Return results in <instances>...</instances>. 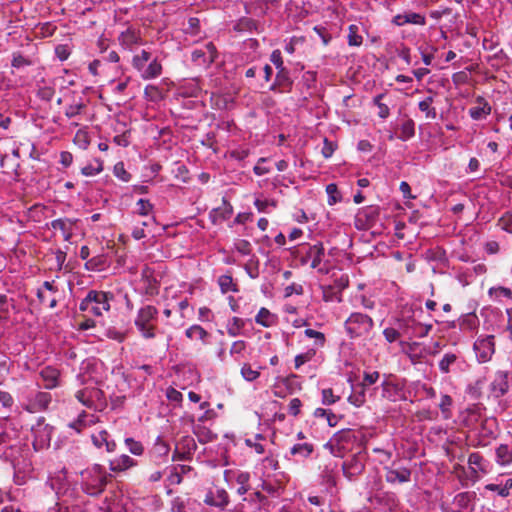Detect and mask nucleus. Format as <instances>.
<instances>
[{
	"mask_svg": "<svg viewBox=\"0 0 512 512\" xmlns=\"http://www.w3.org/2000/svg\"><path fill=\"white\" fill-rule=\"evenodd\" d=\"M113 475L101 464H93L81 472V489L92 497L100 496Z\"/></svg>",
	"mask_w": 512,
	"mask_h": 512,
	"instance_id": "f257e3e1",
	"label": "nucleus"
},
{
	"mask_svg": "<svg viewBox=\"0 0 512 512\" xmlns=\"http://www.w3.org/2000/svg\"><path fill=\"white\" fill-rule=\"evenodd\" d=\"M113 299L114 296L110 292L90 290L86 297L80 302L79 310L99 317L103 315V312L110 310V302Z\"/></svg>",
	"mask_w": 512,
	"mask_h": 512,
	"instance_id": "f03ea898",
	"label": "nucleus"
},
{
	"mask_svg": "<svg viewBox=\"0 0 512 512\" xmlns=\"http://www.w3.org/2000/svg\"><path fill=\"white\" fill-rule=\"evenodd\" d=\"M157 318L158 309L153 305H146L138 310L134 323L143 338H155Z\"/></svg>",
	"mask_w": 512,
	"mask_h": 512,
	"instance_id": "7ed1b4c3",
	"label": "nucleus"
},
{
	"mask_svg": "<svg viewBox=\"0 0 512 512\" xmlns=\"http://www.w3.org/2000/svg\"><path fill=\"white\" fill-rule=\"evenodd\" d=\"M357 441L355 432L351 429H343L336 432L324 445L335 457H344Z\"/></svg>",
	"mask_w": 512,
	"mask_h": 512,
	"instance_id": "20e7f679",
	"label": "nucleus"
},
{
	"mask_svg": "<svg viewBox=\"0 0 512 512\" xmlns=\"http://www.w3.org/2000/svg\"><path fill=\"white\" fill-rule=\"evenodd\" d=\"M76 399L89 409L102 411L107 403L104 392L96 386H86L75 394Z\"/></svg>",
	"mask_w": 512,
	"mask_h": 512,
	"instance_id": "39448f33",
	"label": "nucleus"
},
{
	"mask_svg": "<svg viewBox=\"0 0 512 512\" xmlns=\"http://www.w3.org/2000/svg\"><path fill=\"white\" fill-rule=\"evenodd\" d=\"M374 322L371 317L366 314L355 312L352 313L345 321V329L351 338L362 337L372 330Z\"/></svg>",
	"mask_w": 512,
	"mask_h": 512,
	"instance_id": "423d86ee",
	"label": "nucleus"
},
{
	"mask_svg": "<svg viewBox=\"0 0 512 512\" xmlns=\"http://www.w3.org/2000/svg\"><path fill=\"white\" fill-rule=\"evenodd\" d=\"M405 383V379H398L393 375L385 376V379L381 383L382 397L391 402L407 400Z\"/></svg>",
	"mask_w": 512,
	"mask_h": 512,
	"instance_id": "0eeeda50",
	"label": "nucleus"
},
{
	"mask_svg": "<svg viewBox=\"0 0 512 512\" xmlns=\"http://www.w3.org/2000/svg\"><path fill=\"white\" fill-rule=\"evenodd\" d=\"M496 427L497 423L494 418H485L481 420L479 426H477L473 431L476 439L471 440V445L474 447L487 446L490 443V440L496 437Z\"/></svg>",
	"mask_w": 512,
	"mask_h": 512,
	"instance_id": "6e6552de",
	"label": "nucleus"
},
{
	"mask_svg": "<svg viewBox=\"0 0 512 512\" xmlns=\"http://www.w3.org/2000/svg\"><path fill=\"white\" fill-rule=\"evenodd\" d=\"M325 254V249L322 243L314 245L302 244L296 252V256L300 258L302 265L308 264L311 261L312 268H318Z\"/></svg>",
	"mask_w": 512,
	"mask_h": 512,
	"instance_id": "1a4fd4ad",
	"label": "nucleus"
},
{
	"mask_svg": "<svg viewBox=\"0 0 512 512\" xmlns=\"http://www.w3.org/2000/svg\"><path fill=\"white\" fill-rule=\"evenodd\" d=\"M465 360L460 351H448L444 353L438 363L442 374L457 373L464 370Z\"/></svg>",
	"mask_w": 512,
	"mask_h": 512,
	"instance_id": "9d476101",
	"label": "nucleus"
},
{
	"mask_svg": "<svg viewBox=\"0 0 512 512\" xmlns=\"http://www.w3.org/2000/svg\"><path fill=\"white\" fill-rule=\"evenodd\" d=\"M218 51L212 42L206 43L202 48L193 50L191 61L205 69L209 68L217 59Z\"/></svg>",
	"mask_w": 512,
	"mask_h": 512,
	"instance_id": "9b49d317",
	"label": "nucleus"
},
{
	"mask_svg": "<svg viewBox=\"0 0 512 512\" xmlns=\"http://www.w3.org/2000/svg\"><path fill=\"white\" fill-rule=\"evenodd\" d=\"M366 457L359 452L342 463L343 475L350 481L355 480L365 470Z\"/></svg>",
	"mask_w": 512,
	"mask_h": 512,
	"instance_id": "f8f14e48",
	"label": "nucleus"
},
{
	"mask_svg": "<svg viewBox=\"0 0 512 512\" xmlns=\"http://www.w3.org/2000/svg\"><path fill=\"white\" fill-rule=\"evenodd\" d=\"M385 480L390 484H403L411 480V470L400 465L399 462L393 461L390 466L384 467Z\"/></svg>",
	"mask_w": 512,
	"mask_h": 512,
	"instance_id": "ddd939ff",
	"label": "nucleus"
},
{
	"mask_svg": "<svg viewBox=\"0 0 512 512\" xmlns=\"http://www.w3.org/2000/svg\"><path fill=\"white\" fill-rule=\"evenodd\" d=\"M52 402V395L49 392L37 391L27 397L24 409L30 413L46 411Z\"/></svg>",
	"mask_w": 512,
	"mask_h": 512,
	"instance_id": "4468645a",
	"label": "nucleus"
},
{
	"mask_svg": "<svg viewBox=\"0 0 512 512\" xmlns=\"http://www.w3.org/2000/svg\"><path fill=\"white\" fill-rule=\"evenodd\" d=\"M474 350L479 362L489 361L495 352L494 336L479 337L474 343Z\"/></svg>",
	"mask_w": 512,
	"mask_h": 512,
	"instance_id": "2eb2a0df",
	"label": "nucleus"
},
{
	"mask_svg": "<svg viewBox=\"0 0 512 512\" xmlns=\"http://www.w3.org/2000/svg\"><path fill=\"white\" fill-rule=\"evenodd\" d=\"M380 215L378 206H367L356 214V224L359 228L369 229L375 225Z\"/></svg>",
	"mask_w": 512,
	"mask_h": 512,
	"instance_id": "dca6fc26",
	"label": "nucleus"
},
{
	"mask_svg": "<svg viewBox=\"0 0 512 512\" xmlns=\"http://www.w3.org/2000/svg\"><path fill=\"white\" fill-rule=\"evenodd\" d=\"M91 441L97 449H104L107 453H114L117 449V443L113 436L105 429L94 432L91 435Z\"/></svg>",
	"mask_w": 512,
	"mask_h": 512,
	"instance_id": "f3484780",
	"label": "nucleus"
},
{
	"mask_svg": "<svg viewBox=\"0 0 512 512\" xmlns=\"http://www.w3.org/2000/svg\"><path fill=\"white\" fill-rule=\"evenodd\" d=\"M197 449L195 440L190 436L180 439L173 454V460H190Z\"/></svg>",
	"mask_w": 512,
	"mask_h": 512,
	"instance_id": "a211bd4d",
	"label": "nucleus"
},
{
	"mask_svg": "<svg viewBox=\"0 0 512 512\" xmlns=\"http://www.w3.org/2000/svg\"><path fill=\"white\" fill-rule=\"evenodd\" d=\"M59 291L54 281H45L41 288L37 290V298L41 304L48 302L50 308H55L58 304L55 294Z\"/></svg>",
	"mask_w": 512,
	"mask_h": 512,
	"instance_id": "6ab92c4d",
	"label": "nucleus"
},
{
	"mask_svg": "<svg viewBox=\"0 0 512 512\" xmlns=\"http://www.w3.org/2000/svg\"><path fill=\"white\" fill-rule=\"evenodd\" d=\"M53 427L44 424V418H40L38 423L32 428L34 433L33 445H39L40 447L49 446L51 441Z\"/></svg>",
	"mask_w": 512,
	"mask_h": 512,
	"instance_id": "aec40b11",
	"label": "nucleus"
},
{
	"mask_svg": "<svg viewBox=\"0 0 512 512\" xmlns=\"http://www.w3.org/2000/svg\"><path fill=\"white\" fill-rule=\"evenodd\" d=\"M293 83L290 72L286 68L277 71L274 83L270 86V90L276 93H288L292 90Z\"/></svg>",
	"mask_w": 512,
	"mask_h": 512,
	"instance_id": "412c9836",
	"label": "nucleus"
},
{
	"mask_svg": "<svg viewBox=\"0 0 512 512\" xmlns=\"http://www.w3.org/2000/svg\"><path fill=\"white\" fill-rule=\"evenodd\" d=\"M392 23L396 26H403L405 24L425 25L426 18L420 13L406 12L404 14L395 15L392 19Z\"/></svg>",
	"mask_w": 512,
	"mask_h": 512,
	"instance_id": "4be33fe9",
	"label": "nucleus"
},
{
	"mask_svg": "<svg viewBox=\"0 0 512 512\" xmlns=\"http://www.w3.org/2000/svg\"><path fill=\"white\" fill-rule=\"evenodd\" d=\"M136 465L137 461L126 454H122L117 458L109 460V470L114 473L124 472Z\"/></svg>",
	"mask_w": 512,
	"mask_h": 512,
	"instance_id": "5701e85b",
	"label": "nucleus"
},
{
	"mask_svg": "<svg viewBox=\"0 0 512 512\" xmlns=\"http://www.w3.org/2000/svg\"><path fill=\"white\" fill-rule=\"evenodd\" d=\"M233 214L232 205L225 199H222V205L210 212L212 223L217 224L229 219Z\"/></svg>",
	"mask_w": 512,
	"mask_h": 512,
	"instance_id": "b1692460",
	"label": "nucleus"
},
{
	"mask_svg": "<svg viewBox=\"0 0 512 512\" xmlns=\"http://www.w3.org/2000/svg\"><path fill=\"white\" fill-rule=\"evenodd\" d=\"M468 465L474 475L478 472L486 474L489 471V462L478 452L469 455Z\"/></svg>",
	"mask_w": 512,
	"mask_h": 512,
	"instance_id": "393cba45",
	"label": "nucleus"
},
{
	"mask_svg": "<svg viewBox=\"0 0 512 512\" xmlns=\"http://www.w3.org/2000/svg\"><path fill=\"white\" fill-rule=\"evenodd\" d=\"M40 377L46 389H53L59 386L60 372L52 366H46L40 371Z\"/></svg>",
	"mask_w": 512,
	"mask_h": 512,
	"instance_id": "a878e982",
	"label": "nucleus"
},
{
	"mask_svg": "<svg viewBox=\"0 0 512 512\" xmlns=\"http://www.w3.org/2000/svg\"><path fill=\"white\" fill-rule=\"evenodd\" d=\"M144 80L154 79L162 74V65L157 58L152 59L149 64L138 71Z\"/></svg>",
	"mask_w": 512,
	"mask_h": 512,
	"instance_id": "bb28decb",
	"label": "nucleus"
},
{
	"mask_svg": "<svg viewBox=\"0 0 512 512\" xmlns=\"http://www.w3.org/2000/svg\"><path fill=\"white\" fill-rule=\"evenodd\" d=\"M74 221L68 218H59L51 222V228L54 230H60L63 233L64 240L69 241L72 237V228Z\"/></svg>",
	"mask_w": 512,
	"mask_h": 512,
	"instance_id": "cd10ccee",
	"label": "nucleus"
},
{
	"mask_svg": "<svg viewBox=\"0 0 512 512\" xmlns=\"http://www.w3.org/2000/svg\"><path fill=\"white\" fill-rule=\"evenodd\" d=\"M476 498L475 492H461L454 498V504L463 510H473L474 501Z\"/></svg>",
	"mask_w": 512,
	"mask_h": 512,
	"instance_id": "c85d7f7f",
	"label": "nucleus"
},
{
	"mask_svg": "<svg viewBox=\"0 0 512 512\" xmlns=\"http://www.w3.org/2000/svg\"><path fill=\"white\" fill-rule=\"evenodd\" d=\"M508 389H509V384H508V380H507V375L504 373H499L495 377V379L493 380V382L491 384V390H492L493 394L496 397H501L505 393H507Z\"/></svg>",
	"mask_w": 512,
	"mask_h": 512,
	"instance_id": "c756f323",
	"label": "nucleus"
},
{
	"mask_svg": "<svg viewBox=\"0 0 512 512\" xmlns=\"http://www.w3.org/2000/svg\"><path fill=\"white\" fill-rule=\"evenodd\" d=\"M185 335L190 340H200L203 344H207L209 333L200 325H192L185 331Z\"/></svg>",
	"mask_w": 512,
	"mask_h": 512,
	"instance_id": "7c9ffc66",
	"label": "nucleus"
},
{
	"mask_svg": "<svg viewBox=\"0 0 512 512\" xmlns=\"http://www.w3.org/2000/svg\"><path fill=\"white\" fill-rule=\"evenodd\" d=\"M496 462L501 466H507L512 463V449L506 444H501L496 448Z\"/></svg>",
	"mask_w": 512,
	"mask_h": 512,
	"instance_id": "2f4dec72",
	"label": "nucleus"
},
{
	"mask_svg": "<svg viewBox=\"0 0 512 512\" xmlns=\"http://www.w3.org/2000/svg\"><path fill=\"white\" fill-rule=\"evenodd\" d=\"M277 317L267 308L262 307L256 317L255 322L263 327H271L276 323Z\"/></svg>",
	"mask_w": 512,
	"mask_h": 512,
	"instance_id": "473e14b6",
	"label": "nucleus"
},
{
	"mask_svg": "<svg viewBox=\"0 0 512 512\" xmlns=\"http://www.w3.org/2000/svg\"><path fill=\"white\" fill-rule=\"evenodd\" d=\"M314 451V445L311 443H298L295 444L291 450L290 453L293 456H297L301 459L308 458Z\"/></svg>",
	"mask_w": 512,
	"mask_h": 512,
	"instance_id": "72a5a7b5",
	"label": "nucleus"
},
{
	"mask_svg": "<svg viewBox=\"0 0 512 512\" xmlns=\"http://www.w3.org/2000/svg\"><path fill=\"white\" fill-rule=\"evenodd\" d=\"M415 135V122L407 118L404 120V122L400 126V134L398 135V138L402 141H407L414 137Z\"/></svg>",
	"mask_w": 512,
	"mask_h": 512,
	"instance_id": "f704fd0d",
	"label": "nucleus"
},
{
	"mask_svg": "<svg viewBox=\"0 0 512 512\" xmlns=\"http://www.w3.org/2000/svg\"><path fill=\"white\" fill-rule=\"evenodd\" d=\"M142 279L145 284L146 295L155 296L159 293L158 281L154 277L148 275L146 270L142 272Z\"/></svg>",
	"mask_w": 512,
	"mask_h": 512,
	"instance_id": "c9c22d12",
	"label": "nucleus"
},
{
	"mask_svg": "<svg viewBox=\"0 0 512 512\" xmlns=\"http://www.w3.org/2000/svg\"><path fill=\"white\" fill-rule=\"evenodd\" d=\"M479 325V319L474 313H468L460 317L459 327L463 330H475Z\"/></svg>",
	"mask_w": 512,
	"mask_h": 512,
	"instance_id": "e433bc0d",
	"label": "nucleus"
},
{
	"mask_svg": "<svg viewBox=\"0 0 512 512\" xmlns=\"http://www.w3.org/2000/svg\"><path fill=\"white\" fill-rule=\"evenodd\" d=\"M322 289V298L325 302H341L342 294L339 293V289H336L335 286L332 285H324L321 286Z\"/></svg>",
	"mask_w": 512,
	"mask_h": 512,
	"instance_id": "4c0bfd02",
	"label": "nucleus"
},
{
	"mask_svg": "<svg viewBox=\"0 0 512 512\" xmlns=\"http://www.w3.org/2000/svg\"><path fill=\"white\" fill-rule=\"evenodd\" d=\"M119 41L123 46L131 47L139 43L140 36L135 30L127 29L120 34Z\"/></svg>",
	"mask_w": 512,
	"mask_h": 512,
	"instance_id": "58836bf2",
	"label": "nucleus"
},
{
	"mask_svg": "<svg viewBox=\"0 0 512 512\" xmlns=\"http://www.w3.org/2000/svg\"><path fill=\"white\" fill-rule=\"evenodd\" d=\"M218 285L223 294L228 292H238V286L234 283L231 275H221L218 278Z\"/></svg>",
	"mask_w": 512,
	"mask_h": 512,
	"instance_id": "ea45409f",
	"label": "nucleus"
},
{
	"mask_svg": "<svg viewBox=\"0 0 512 512\" xmlns=\"http://www.w3.org/2000/svg\"><path fill=\"white\" fill-rule=\"evenodd\" d=\"M375 499L378 503L388 506L389 509H393L398 505L396 495L391 492H378L375 494Z\"/></svg>",
	"mask_w": 512,
	"mask_h": 512,
	"instance_id": "a19ab883",
	"label": "nucleus"
},
{
	"mask_svg": "<svg viewBox=\"0 0 512 512\" xmlns=\"http://www.w3.org/2000/svg\"><path fill=\"white\" fill-rule=\"evenodd\" d=\"M433 101V97L428 96L418 104L419 110L424 112L428 119H435L437 116L436 109L432 106Z\"/></svg>",
	"mask_w": 512,
	"mask_h": 512,
	"instance_id": "79ce46f5",
	"label": "nucleus"
},
{
	"mask_svg": "<svg viewBox=\"0 0 512 512\" xmlns=\"http://www.w3.org/2000/svg\"><path fill=\"white\" fill-rule=\"evenodd\" d=\"M512 488V479H507L504 485L501 484H487L485 486L486 490L496 492L501 497H507L510 494V489Z\"/></svg>",
	"mask_w": 512,
	"mask_h": 512,
	"instance_id": "37998d69",
	"label": "nucleus"
},
{
	"mask_svg": "<svg viewBox=\"0 0 512 512\" xmlns=\"http://www.w3.org/2000/svg\"><path fill=\"white\" fill-rule=\"evenodd\" d=\"M365 392L366 389L358 385L354 392L348 397V401L356 407H361L366 401Z\"/></svg>",
	"mask_w": 512,
	"mask_h": 512,
	"instance_id": "c03bdc74",
	"label": "nucleus"
},
{
	"mask_svg": "<svg viewBox=\"0 0 512 512\" xmlns=\"http://www.w3.org/2000/svg\"><path fill=\"white\" fill-rule=\"evenodd\" d=\"M491 112V107L487 102H483L482 106H475L469 109V115L474 120L485 118Z\"/></svg>",
	"mask_w": 512,
	"mask_h": 512,
	"instance_id": "a18cd8bd",
	"label": "nucleus"
},
{
	"mask_svg": "<svg viewBox=\"0 0 512 512\" xmlns=\"http://www.w3.org/2000/svg\"><path fill=\"white\" fill-rule=\"evenodd\" d=\"M151 60V53L146 50H142L139 54L134 55L132 59V65L137 71H139L140 69L144 68Z\"/></svg>",
	"mask_w": 512,
	"mask_h": 512,
	"instance_id": "49530a36",
	"label": "nucleus"
},
{
	"mask_svg": "<svg viewBox=\"0 0 512 512\" xmlns=\"http://www.w3.org/2000/svg\"><path fill=\"white\" fill-rule=\"evenodd\" d=\"M249 481H250V474L248 472H238L236 475V482L239 485L237 489V493L239 495H244L249 490Z\"/></svg>",
	"mask_w": 512,
	"mask_h": 512,
	"instance_id": "de8ad7c7",
	"label": "nucleus"
},
{
	"mask_svg": "<svg viewBox=\"0 0 512 512\" xmlns=\"http://www.w3.org/2000/svg\"><path fill=\"white\" fill-rule=\"evenodd\" d=\"M11 366V359L6 354H0V385L4 383L6 377L10 374Z\"/></svg>",
	"mask_w": 512,
	"mask_h": 512,
	"instance_id": "09e8293b",
	"label": "nucleus"
},
{
	"mask_svg": "<svg viewBox=\"0 0 512 512\" xmlns=\"http://www.w3.org/2000/svg\"><path fill=\"white\" fill-rule=\"evenodd\" d=\"M124 443L131 454L140 456L144 453V446L140 441L127 437L125 438Z\"/></svg>",
	"mask_w": 512,
	"mask_h": 512,
	"instance_id": "8fccbe9b",
	"label": "nucleus"
},
{
	"mask_svg": "<svg viewBox=\"0 0 512 512\" xmlns=\"http://www.w3.org/2000/svg\"><path fill=\"white\" fill-rule=\"evenodd\" d=\"M359 28L355 24H351L348 27V45L349 46H360L363 42V37L358 34Z\"/></svg>",
	"mask_w": 512,
	"mask_h": 512,
	"instance_id": "3c124183",
	"label": "nucleus"
},
{
	"mask_svg": "<svg viewBox=\"0 0 512 512\" xmlns=\"http://www.w3.org/2000/svg\"><path fill=\"white\" fill-rule=\"evenodd\" d=\"M244 325L245 323L241 318L233 317L227 325V333L232 337H236L240 334Z\"/></svg>",
	"mask_w": 512,
	"mask_h": 512,
	"instance_id": "603ef678",
	"label": "nucleus"
},
{
	"mask_svg": "<svg viewBox=\"0 0 512 512\" xmlns=\"http://www.w3.org/2000/svg\"><path fill=\"white\" fill-rule=\"evenodd\" d=\"M86 108V104L82 99L79 101H73L70 105L67 106L65 110V116L68 118H73L79 115Z\"/></svg>",
	"mask_w": 512,
	"mask_h": 512,
	"instance_id": "864d4df0",
	"label": "nucleus"
},
{
	"mask_svg": "<svg viewBox=\"0 0 512 512\" xmlns=\"http://www.w3.org/2000/svg\"><path fill=\"white\" fill-rule=\"evenodd\" d=\"M262 489L272 496H279L283 491L284 487L283 484L278 480L276 481V483L263 481Z\"/></svg>",
	"mask_w": 512,
	"mask_h": 512,
	"instance_id": "5fc2aeb1",
	"label": "nucleus"
},
{
	"mask_svg": "<svg viewBox=\"0 0 512 512\" xmlns=\"http://www.w3.org/2000/svg\"><path fill=\"white\" fill-rule=\"evenodd\" d=\"M216 507L224 509L229 504V495L225 489H217L214 493Z\"/></svg>",
	"mask_w": 512,
	"mask_h": 512,
	"instance_id": "6e6d98bb",
	"label": "nucleus"
},
{
	"mask_svg": "<svg viewBox=\"0 0 512 512\" xmlns=\"http://www.w3.org/2000/svg\"><path fill=\"white\" fill-rule=\"evenodd\" d=\"M326 193L328 195L329 205H334L341 200V194L337 185L334 183H330L326 186Z\"/></svg>",
	"mask_w": 512,
	"mask_h": 512,
	"instance_id": "4d7b16f0",
	"label": "nucleus"
},
{
	"mask_svg": "<svg viewBox=\"0 0 512 512\" xmlns=\"http://www.w3.org/2000/svg\"><path fill=\"white\" fill-rule=\"evenodd\" d=\"M245 271L249 275L250 278L256 279L260 275L259 271V260L258 259H250L244 266Z\"/></svg>",
	"mask_w": 512,
	"mask_h": 512,
	"instance_id": "13d9d810",
	"label": "nucleus"
},
{
	"mask_svg": "<svg viewBox=\"0 0 512 512\" xmlns=\"http://www.w3.org/2000/svg\"><path fill=\"white\" fill-rule=\"evenodd\" d=\"M315 355H316V351L314 349H309L305 353L296 355L295 368L299 369L303 364L311 361Z\"/></svg>",
	"mask_w": 512,
	"mask_h": 512,
	"instance_id": "bf43d9fd",
	"label": "nucleus"
},
{
	"mask_svg": "<svg viewBox=\"0 0 512 512\" xmlns=\"http://www.w3.org/2000/svg\"><path fill=\"white\" fill-rule=\"evenodd\" d=\"M379 378H380V373L378 371H372V372L365 371L363 373V380L359 385H361L362 387H364L366 389L367 386L375 384L379 380Z\"/></svg>",
	"mask_w": 512,
	"mask_h": 512,
	"instance_id": "052dcab7",
	"label": "nucleus"
},
{
	"mask_svg": "<svg viewBox=\"0 0 512 512\" xmlns=\"http://www.w3.org/2000/svg\"><path fill=\"white\" fill-rule=\"evenodd\" d=\"M304 334L306 337L308 338H313L316 340V345L319 346V347H323L325 345V342H326V338H325V335L324 333L322 332H319V331H316L314 329H306L304 331Z\"/></svg>",
	"mask_w": 512,
	"mask_h": 512,
	"instance_id": "680f3d73",
	"label": "nucleus"
},
{
	"mask_svg": "<svg viewBox=\"0 0 512 512\" xmlns=\"http://www.w3.org/2000/svg\"><path fill=\"white\" fill-rule=\"evenodd\" d=\"M498 226L502 230L512 233V212L504 213L498 220Z\"/></svg>",
	"mask_w": 512,
	"mask_h": 512,
	"instance_id": "e2e57ef3",
	"label": "nucleus"
},
{
	"mask_svg": "<svg viewBox=\"0 0 512 512\" xmlns=\"http://www.w3.org/2000/svg\"><path fill=\"white\" fill-rule=\"evenodd\" d=\"M453 403V400L451 398V396L447 395V394H444L441 396V401L439 403V408L442 412V414L444 415L445 418H449L450 417V407Z\"/></svg>",
	"mask_w": 512,
	"mask_h": 512,
	"instance_id": "0e129e2a",
	"label": "nucleus"
},
{
	"mask_svg": "<svg viewBox=\"0 0 512 512\" xmlns=\"http://www.w3.org/2000/svg\"><path fill=\"white\" fill-rule=\"evenodd\" d=\"M255 207L259 212L268 213L269 207L276 208L277 207V201L275 200H268V199H256L254 202Z\"/></svg>",
	"mask_w": 512,
	"mask_h": 512,
	"instance_id": "69168bd1",
	"label": "nucleus"
},
{
	"mask_svg": "<svg viewBox=\"0 0 512 512\" xmlns=\"http://www.w3.org/2000/svg\"><path fill=\"white\" fill-rule=\"evenodd\" d=\"M114 175L124 182H128L131 179V174L125 169L123 162H118L114 166Z\"/></svg>",
	"mask_w": 512,
	"mask_h": 512,
	"instance_id": "338daca9",
	"label": "nucleus"
},
{
	"mask_svg": "<svg viewBox=\"0 0 512 512\" xmlns=\"http://www.w3.org/2000/svg\"><path fill=\"white\" fill-rule=\"evenodd\" d=\"M241 375L247 381H254L260 376V373L252 369L249 364H244L241 368Z\"/></svg>",
	"mask_w": 512,
	"mask_h": 512,
	"instance_id": "774afa93",
	"label": "nucleus"
}]
</instances>
